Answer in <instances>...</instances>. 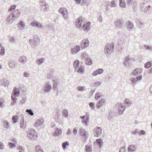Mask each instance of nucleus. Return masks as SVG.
<instances>
[{
    "label": "nucleus",
    "instance_id": "nucleus-3",
    "mask_svg": "<svg viewBox=\"0 0 152 152\" xmlns=\"http://www.w3.org/2000/svg\"><path fill=\"white\" fill-rule=\"evenodd\" d=\"M79 132L81 137V140L85 142L88 138V133L83 128L81 127L79 129Z\"/></svg>",
    "mask_w": 152,
    "mask_h": 152
},
{
    "label": "nucleus",
    "instance_id": "nucleus-32",
    "mask_svg": "<svg viewBox=\"0 0 152 152\" xmlns=\"http://www.w3.org/2000/svg\"><path fill=\"white\" fill-rule=\"evenodd\" d=\"M96 142L97 144L99 145L100 148H101L103 144V141L102 140L101 138L96 139Z\"/></svg>",
    "mask_w": 152,
    "mask_h": 152
},
{
    "label": "nucleus",
    "instance_id": "nucleus-28",
    "mask_svg": "<svg viewBox=\"0 0 152 152\" xmlns=\"http://www.w3.org/2000/svg\"><path fill=\"white\" fill-rule=\"evenodd\" d=\"M27 61L26 58L24 56H22L19 58V62L23 64L26 63Z\"/></svg>",
    "mask_w": 152,
    "mask_h": 152
},
{
    "label": "nucleus",
    "instance_id": "nucleus-31",
    "mask_svg": "<svg viewBox=\"0 0 152 152\" xmlns=\"http://www.w3.org/2000/svg\"><path fill=\"white\" fill-rule=\"evenodd\" d=\"M119 6L120 7L124 8L126 7V3L124 0H119Z\"/></svg>",
    "mask_w": 152,
    "mask_h": 152
},
{
    "label": "nucleus",
    "instance_id": "nucleus-20",
    "mask_svg": "<svg viewBox=\"0 0 152 152\" xmlns=\"http://www.w3.org/2000/svg\"><path fill=\"white\" fill-rule=\"evenodd\" d=\"M104 70L102 68L99 69L94 71L92 73V75L95 76L98 75H100L103 73Z\"/></svg>",
    "mask_w": 152,
    "mask_h": 152
},
{
    "label": "nucleus",
    "instance_id": "nucleus-53",
    "mask_svg": "<svg viewBox=\"0 0 152 152\" xmlns=\"http://www.w3.org/2000/svg\"><path fill=\"white\" fill-rule=\"evenodd\" d=\"M4 126L6 128H8L9 126L8 122L7 121H5L4 122Z\"/></svg>",
    "mask_w": 152,
    "mask_h": 152
},
{
    "label": "nucleus",
    "instance_id": "nucleus-12",
    "mask_svg": "<svg viewBox=\"0 0 152 152\" xmlns=\"http://www.w3.org/2000/svg\"><path fill=\"white\" fill-rule=\"evenodd\" d=\"M89 41L87 38L84 39L81 42V46L83 49H84L87 47L89 45Z\"/></svg>",
    "mask_w": 152,
    "mask_h": 152
},
{
    "label": "nucleus",
    "instance_id": "nucleus-55",
    "mask_svg": "<svg viewBox=\"0 0 152 152\" xmlns=\"http://www.w3.org/2000/svg\"><path fill=\"white\" fill-rule=\"evenodd\" d=\"M137 26L139 28L142 29L144 27V24L142 23H139L137 25Z\"/></svg>",
    "mask_w": 152,
    "mask_h": 152
},
{
    "label": "nucleus",
    "instance_id": "nucleus-1",
    "mask_svg": "<svg viewBox=\"0 0 152 152\" xmlns=\"http://www.w3.org/2000/svg\"><path fill=\"white\" fill-rule=\"evenodd\" d=\"M141 11L146 13H149L152 10V2L150 1L144 3H142L140 4Z\"/></svg>",
    "mask_w": 152,
    "mask_h": 152
},
{
    "label": "nucleus",
    "instance_id": "nucleus-35",
    "mask_svg": "<svg viewBox=\"0 0 152 152\" xmlns=\"http://www.w3.org/2000/svg\"><path fill=\"white\" fill-rule=\"evenodd\" d=\"M36 61L37 64L38 65H40L44 62V59L42 58H39L37 59Z\"/></svg>",
    "mask_w": 152,
    "mask_h": 152
},
{
    "label": "nucleus",
    "instance_id": "nucleus-48",
    "mask_svg": "<svg viewBox=\"0 0 152 152\" xmlns=\"http://www.w3.org/2000/svg\"><path fill=\"white\" fill-rule=\"evenodd\" d=\"M26 112L28 113V114L31 116L34 115V113L33 111L31 109H27L26 110Z\"/></svg>",
    "mask_w": 152,
    "mask_h": 152
},
{
    "label": "nucleus",
    "instance_id": "nucleus-49",
    "mask_svg": "<svg viewBox=\"0 0 152 152\" xmlns=\"http://www.w3.org/2000/svg\"><path fill=\"white\" fill-rule=\"evenodd\" d=\"M151 66V64L150 62H148L145 63L144 65L146 69H148Z\"/></svg>",
    "mask_w": 152,
    "mask_h": 152
},
{
    "label": "nucleus",
    "instance_id": "nucleus-15",
    "mask_svg": "<svg viewBox=\"0 0 152 152\" xmlns=\"http://www.w3.org/2000/svg\"><path fill=\"white\" fill-rule=\"evenodd\" d=\"M43 119L42 118H40L38 119H37L34 123V125L36 127L40 126L43 124Z\"/></svg>",
    "mask_w": 152,
    "mask_h": 152
},
{
    "label": "nucleus",
    "instance_id": "nucleus-30",
    "mask_svg": "<svg viewBox=\"0 0 152 152\" xmlns=\"http://www.w3.org/2000/svg\"><path fill=\"white\" fill-rule=\"evenodd\" d=\"M124 102L125 104L126 105V106L127 107L129 106L132 104V102L128 99H125L124 101Z\"/></svg>",
    "mask_w": 152,
    "mask_h": 152
},
{
    "label": "nucleus",
    "instance_id": "nucleus-18",
    "mask_svg": "<svg viewBox=\"0 0 152 152\" xmlns=\"http://www.w3.org/2000/svg\"><path fill=\"white\" fill-rule=\"evenodd\" d=\"M80 49V47L79 45H76L74 48L71 49V53L74 54L78 53Z\"/></svg>",
    "mask_w": 152,
    "mask_h": 152
},
{
    "label": "nucleus",
    "instance_id": "nucleus-56",
    "mask_svg": "<svg viewBox=\"0 0 152 152\" xmlns=\"http://www.w3.org/2000/svg\"><path fill=\"white\" fill-rule=\"evenodd\" d=\"M4 53L5 50L4 48L3 47H1L0 54L1 56H3L4 54Z\"/></svg>",
    "mask_w": 152,
    "mask_h": 152
},
{
    "label": "nucleus",
    "instance_id": "nucleus-44",
    "mask_svg": "<svg viewBox=\"0 0 152 152\" xmlns=\"http://www.w3.org/2000/svg\"><path fill=\"white\" fill-rule=\"evenodd\" d=\"M69 145V143L68 142L66 141L63 142L62 144V147L64 149H65L66 148V146Z\"/></svg>",
    "mask_w": 152,
    "mask_h": 152
},
{
    "label": "nucleus",
    "instance_id": "nucleus-50",
    "mask_svg": "<svg viewBox=\"0 0 152 152\" xmlns=\"http://www.w3.org/2000/svg\"><path fill=\"white\" fill-rule=\"evenodd\" d=\"M25 26V23L22 21H21L20 22L19 25L18 26V27L20 28V27L23 28Z\"/></svg>",
    "mask_w": 152,
    "mask_h": 152
},
{
    "label": "nucleus",
    "instance_id": "nucleus-41",
    "mask_svg": "<svg viewBox=\"0 0 152 152\" xmlns=\"http://www.w3.org/2000/svg\"><path fill=\"white\" fill-rule=\"evenodd\" d=\"M85 149L87 152H91L92 151L91 146L89 145H86L85 147Z\"/></svg>",
    "mask_w": 152,
    "mask_h": 152
},
{
    "label": "nucleus",
    "instance_id": "nucleus-38",
    "mask_svg": "<svg viewBox=\"0 0 152 152\" xmlns=\"http://www.w3.org/2000/svg\"><path fill=\"white\" fill-rule=\"evenodd\" d=\"M76 71H77V72H79L82 74L84 73V68L82 66H80L78 69H77Z\"/></svg>",
    "mask_w": 152,
    "mask_h": 152
},
{
    "label": "nucleus",
    "instance_id": "nucleus-4",
    "mask_svg": "<svg viewBox=\"0 0 152 152\" xmlns=\"http://www.w3.org/2000/svg\"><path fill=\"white\" fill-rule=\"evenodd\" d=\"M114 46V45L113 43L107 44L105 46L104 52L107 56L113 52Z\"/></svg>",
    "mask_w": 152,
    "mask_h": 152
},
{
    "label": "nucleus",
    "instance_id": "nucleus-16",
    "mask_svg": "<svg viewBox=\"0 0 152 152\" xmlns=\"http://www.w3.org/2000/svg\"><path fill=\"white\" fill-rule=\"evenodd\" d=\"M94 135L95 136H99L102 132V129L99 127H96L94 129Z\"/></svg>",
    "mask_w": 152,
    "mask_h": 152
},
{
    "label": "nucleus",
    "instance_id": "nucleus-57",
    "mask_svg": "<svg viewBox=\"0 0 152 152\" xmlns=\"http://www.w3.org/2000/svg\"><path fill=\"white\" fill-rule=\"evenodd\" d=\"M111 7H115L116 5V4L114 1H112L110 2Z\"/></svg>",
    "mask_w": 152,
    "mask_h": 152
},
{
    "label": "nucleus",
    "instance_id": "nucleus-27",
    "mask_svg": "<svg viewBox=\"0 0 152 152\" xmlns=\"http://www.w3.org/2000/svg\"><path fill=\"white\" fill-rule=\"evenodd\" d=\"M105 99H102L101 100H99L98 103L96 105V106L97 108H99L100 107V106L104 104L105 102Z\"/></svg>",
    "mask_w": 152,
    "mask_h": 152
},
{
    "label": "nucleus",
    "instance_id": "nucleus-59",
    "mask_svg": "<svg viewBox=\"0 0 152 152\" xmlns=\"http://www.w3.org/2000/svg\"><path fill=\"white\" fill-rule=\"evenodd\" d=\"M46 28H48V30H53V27L51 25L48 24Z\"/></svg>",
    "mask_w": 152,
    "mask_h": 152
},
{
    "label": "nucleus",
    "instance_id": "nucleus-5",
    "mask_svg": "<svg viewBox=\"0 0 152 152\" xmlns=\"http://www.w3.org/2000/svg\"><path fill=\"white\" fill-rule=\"evenodd\" d=\"M58 12L62 15L64 18L66 20L68 19V14L67 9L64 7L60 8L58 10Z\"/></svg>",
    "mask_w": 152,
    "mask_h": 152
},
{
    "label": "nucleus",
    "instance_id": "nucleus-29",
    "mask_svg": "<svg viewBox=\"0 0 152 152\" xmlns=\"http://www.w3.org/2000/svg\"><path fill=\"white\" fill-rule=\"evenodd\" d=\"M13 94L12 95H13V97H15V96H18L20 95V92L17 90L16 88H15L13 90Z\"/></svg>",
    "mask_w": 152,
    "mask_h": 152
},
{
    "label": "nucleus",
    "instance_id": "nucleus-10",
    "mask_svg": "<svg viewBox=\"0 0 152 152\" xmlns=\"http://www.w3.org/2000/svg\"><path fill=\"white\" fill-rule=\"evenodd\" d=\"M85 21V19L82 17L77 18L75 22L76 26L77 27H80L82 23Z\"/></svg>",
    "mask_w": 152,
    "mask_h": 152
},
{
    "label": "nucleus",
    "instance_id": "nucleus-13",
    "mask_svg": "<svg viewBox=\"0 0 152 152\" xmlns=\"http://www.w3.org/2000/svg\"><path fill=\"white\" fill-rule=\"evenodd\" d=\"M142 78V75H140L139 76L136 77V78L134 77H132L130 79V80L132 82V85H134L136 84L137 83V82L141 80Z\"/></svg>",
    "mask_w": 152,
    "mask_h": 152
},
{
    "label": "nucleus",
    "instance_id": "nucleus-64",
    "mask_svg": "<svg viewBox=\"0 0 152 152\" xmlns=\"http://www.w3.org/2000/svg\"><path fill=\"white\" fill-rule=\"evenodd\" d=\"M17 149L19 150V151H25V150L24 148L20 146L18 147H17Z\"/></svg>",
    "mask_w": 152,
    "mask_h": 152
},
{
    "label": "nucleus",
    "instance_id": "nucleus-54",
    "mask_svg": "<svg viewBox=\"0 0 152 152\" xmlns=\"http://www.w3.org/2000/svg\"><path fill=\"white\" fill-rule=\"evenodd\" d=\"M39 4L41 7L47 4H46L45 1L43 0H41Z\"/></svg>",
    "mask_w": 152,
    "mask_h": 152
},
{
    "label": "nucleus",
    "instance_id": "nucleus-61",
    "mask_svg": "<svg viewBox=\"0 0 152 152\" xmlns=\"http://www.w3.org/2000/svg\"><path fill=\"white\" fill-rule=\"evenodd\" d=\"M101 84V83L100 81H97L95 82L94 84V86H100Z\"/></svg>",
    "mask_w": 152,
    "mask_h": 152
},
{
    "label": "nucleus",
    "instance_id": "nucleus-19",
    "mask_svg": "<svg viewBox=\"0 0 152 152\" xmlns=\"http://www.w3.org/2000/svg\"><path fill=\"white\" fill-rule=\"evenodd\" d=\"M30 25L32 26L39 28H42V26L41 24L37 21H34L31 22Z\"/></svg>",
    "mask_w": 152,
    "mask_h": 152
},
{
    "label": "nucleus",
    "instance_id": "nucleus-7",
    "mask_svg": "<svg viewBox=\"0 0 152 152\" xmlns=\"http://www.w3.org/2000/svg\"><path fill=\"white\" fill-rule=\"evenodd\" d=\"M39 38L37 37V38H34L29 40L31 47L32 48H35V46L38 45L39 43Z\"/></svg>",
    "mask_w": 152,
    "mask_h": 152
},
{
    "label": "nucleus",
    "instance_id": "nucleus-11",
    "mask_svg": "<svg viewBox=\"0 0 152 152\" xmlns=\"http://www.w3.org/2000/svg\"><path fill=\"white\" fill-rule=\"evenodd\" d=\"M142 72V70L140 68H137L134 70L131 75L136 77L139 76Z\"/></svg>",
    "mask_w": 152,
    "mask_h": 152
},
{
    "label": "nucleus",
    "instance_id": "nucleus-46",
    "mask_svg": "<svg viewBox=\"0 0 152 152\" xmlns=\"http://www.w3.org/2000/svg\"><path fill=\"white\" fill-rule=\"evenodd\" d=\"M144 47L145 48V50H148L150 51H152V47L148 45H144Z\"/></svg>",
    "mask_w": 152,
    "mask_h": 152
},
{
    "label": "nucleus",
    "instance_id": "nucleus-62",
    "mask_svg": "<svg viewBox=\"0 0 152 152\" xmlns=\"http://www.w3.org/2000/svg\"><path fill=\"white\" fill-rule=\"evenodd\" d=\"M78 128L77 127H75L73 130V132L74 134H77Z\"/></svg>",
    "mask_w": 152,
    "mask_h": 152
},
{
    "label": "nucleus",
    "instance_id": "nucleus-9",
    "mask_svg": "<svg viewBox=\"0 0 152 152\" xmlns=\"http://www.w3.org/2000/svg\"><path fill=\"white\" fill-rule=\"evenodd\" d=\"M123 64L125 67L129 68L132 65L129 56H128L125 58V59L123 62Z\"/></svg>",
    "mask_w": 152,
    "mask_h": 152
},
{
    "label": "nucleus",
    "instance_id": "nucleus-42",
    "mask_svg": "<svg viewBox=\"0 0 152 152\" xmlns=\"http://www.w3.org/2000/svg\"><path fill=\"white\" fill-rule=\"evenodd\" d=\"M48 4H47L41 7V10H42L44 12H45L47 11V10L48 9Z\"/></svg>",
    "mask_w": 152,
    "mask_h": 152
},
{
    "label": "nucleus",
    "instance_id": "nucleus-37",
    "mask_svg": "<svg viewBox=\"0 0 152 152\" xmlns=\"http://www.w3.org/2000/svg\"><path fill=\"white\" fill-rule=\"evenodd\" d=\"M89 117H86V119L82 121V122L83 124L84 123L85 125L86 126H88V121H89Z\"/></svg>",
    "mask_w": 152,
    "mask_h": 152
},
{
    "label": "nucleus",
    "instance_id": "nucleus-6",
    "mask_svg": "<svg viewBox=\"0 0 152 152\" xmlns=\"http://www.w3.org/2000/svg\"><path fill=\"white\" fill-rule=\"evenodd\" d=\"M27 137L30 140L35 139L37 137L36 132L34 129H31L28 132Z\"/></svg>",
    "mask_w": 152,
    "mask_h": 152
},
{
    "label": "nucleus",
    "instance_id": "nucleus-40",
    "mask_svg": "<svg viewBox=\"0 0 152 152\" xmlns=\"http://www.w3.org/2000/svg\"><path fill=\"white\" fill-rule=\"evenodd\" d=\"M18 116L17 115H15L12 117V120L14 123H15L17 122V120Z\"/></svg>",
    "mask_w": 152,
    "mask_h": 152
},
{
    "label": "nucleus",
    "instance_id": "nucleus-63",
    "mask_svg": "<svg viewBox=\"0 0 152 152\" xmlns=\"http://www.w3.org/2000/svg\"><path fill=\"white\" fill-rule=\"evenodd\" d=\"M137 7V3L136 1H134L133 4V9H135Z\"/></svg>",
    "mask_w": 152,
    "mask_h": 152
},
{
    "label": "nucleus",
    "instance_id": "nucleus-25",
    "mask_svg": "<svg viewBox=\"0 0 152 152\" xmlns=\"http://www.w3.org/2000/svg\"><path fill=\"white\" fill-rule=\"evenodd\" d=\"M80 61L78 60H75L73 63V66L75 68V71H76L78 69V68L79 66Z\"/></svg>",
    "mask_w": 152,
    "mask_h": 152
},
{
    "label": "nucleus",
    "instance_id": "nucleus-39",
    "mask_svg": "<svg viewBox=\"0 0 152 152\" xmlns=\"http://www.w3.org/2000/svg\"><path fill=\"white\" fill-rule=\"evenodd\" d=\"M53 85L56 86L59 83V81L56 77H53Z\"/></svg>",
    "mask_w": 152,
    "mask_h": 152
},
{
    "label": "nucleus",
    "instance_id": "nucleus-33",
    "mask_svg": "<svg viewBox=\"0 0 152 152\" xmlns=\"http://www.w3.org/2000/svg\"><path fill=\"white\" fill-rule=\"evenodd\" d=\"M88 57V56L86 53L83 52L82 53L81 58L82 59H86Z\"/></svg>",
    "mask_w": 152,
    "mask_h": 152
},
{
    "label": "nucleus",
    "instance_id": "nucleus-45",
    "mask_svg": "<svg viewBox=\"0 0 152 152\" xmlns=\"http://www.w3.org/2000/svg\"><path fill=\"white\" fill-rule=\"evenodd\" d=\"M11 99L13 101V102H11V105H14L16 102V101L17 100V98L13 97V95L11 96Z\"/></svg>",
    "mask_w": 152,
    "mask_h": 152
},
{
    "label": "nucleus",
    "instance_id": "nucleus-34",
    "mask_svg": "<svg viewBox=\"0 0 152 152\" xmlns=\"http://www.w3.org/2000/svg\"><path fill=\"white\" fill-rule=\"evenodd\" d=\"M35 151L36 152H43L39 145H37L35 147Z\"/></svg>",
    "mask_w": 152,
    "mask_h": 152
},
{
    "label": "nucleus",
    "instance_id": "nucleus-51",
    "mask_svg": "<svg viewBox=\"0 0 152 152\" xmlns=\"http://www.w3.org/2000/svg\"><path fill=\"white\" fill-rule=\"evenodd\" d=\"M15 8L16 6L15 5H12L10 7L8 11L9 12H10V11H13L15 10Z\"/></svg>",
    "mask_w": 152,
    "mask_h": 152
},
{
    "label": "nucleus",
    "instance_id": "nucleus-14",
    "mask_svg": "<svg viewBox=\"0 0 152 152\" xmlns=\"http://www.w3.org/2000/svg\"><path fill=\"white\" fill-rule=\"evenodd\" d=\"M116 106L118 107V111L120 114L122 115L126 109L125 107L121 103H117Z\"/></svg>",
    "mask_w": 152,
    "mask_h": 152
},
{
    "label": "nucleus",
    "instance_id": "nucleus-21",
    "mask_svg": "<svg viewBox=\"0 0 152 152\" xmlns=\"http://www.w3.org/2000/svg\"><path fill=\"white\" fill-rule=\"evenodd\" d=\"M8 64L11 69H13L15 68L17 63L16 61L11 59L9 61Z\"/></svg>",
    "mask_w": 152,
    "mask_h": 152
},
{
    "label": "nucleus",
    "instance_id": "nucleus-36",
    "mask_svg": "<svg viewBox=\"0 0 152 152\" xmlns=\"http://www.w3.org/2000/svg\"><path fill=\"white\" fill-rule=\"evenodd\" d=\"M92 59L90 58H88L86 61V64L87 65H90L92 64Z\"/></svg>",
    "mask_w": 152,
    "mask_h": 152
},
{
    "label": "nucleus",
    "instance_id": "nucleus-2",
    "mask_svg": "<svg viewBox=\"0 0 152 152\" xmlns=\"http://www.w3.org/2000/svg\"><path fill=\"white\" fill-rule=\"evenodd\" d=\"M20 15V13L18 10H16L15 11L7 18V24L9 25L10 23H12L19 17Z\"/></svg>",
    "mask_w": 152,
    "mask_h": 152
},
{
    "label": "nucleus",
    "instance_id": "nucleus-8",
    "mask_svg": "<svg viewBox=\"0 0 152 152\" xmlns=\"http://www.w3.org/2000/svg\"><path fill=\"white\" fill-rule=\"evenodd\" d=\"M124 21L122 19L118 20L115 21L114 24L117 28H122L124 27Z\"/></svg>",
    "mask_w": 152,
    "mask_h": 152
},
{
    "label": "nucleus",
    "instance_id": "nucleus-24",
    "mask_svg": "<svg viewBox=\"0 0 152 152\" xmlns=\"http://www.w3.org/2000/svg\"><path fill=\"white\" fill-rule=\"evenodd\" d=\"M127 28L130 29L132 30L134 28V26L133 23L129 20H127L126 22Z\"/></svg>",
    "mask_w": 152,
    "mask_h": 152
},
{
    "label": "nucleus",
    "instance_id": "nucleus-43",
    "mask_svg": "<svg viewBox=\"0 0 152 152\" xmlns=\"http://www.w3.org/2000/svg\"><path fill=\"white\" fill-rule=\"evenodd\" d=\"M68 111L65 109L63 111V115L64 117L67 118L68 117Z\"/></svg>",
    "mask_w": 152,
    "mask_h": 152
},
{
    "label": "nucleus",
    "instance_id": "nucleus-58",
    "mask_svg": "<svg viewBox=\"0 0 152 152\" xmlns=\"http://www.w3.org/2000/svg\"><path fill=\"white\" fill-rule=\"evenodd\" d=\"M89 105L90 106V107H91V108H92L93 109H94V106L95 105V104L94 103L92 102H89Z\"/></svg>",
    "mask_w": 152,
    "mask_h": 152
},
{
    "label": "nucleus",
    "instance_id": "nucleus-22",
    "mask_svg": "<svg viewBox=\"0 0 152 152\" xmlns=\"http://www.w3.org/2000/svg\"><path fill=\"white\" fill-rule=\"evenodd\" d=\"M91 23L88 22L86 23H85L83 26V29L85 31H88L90 28Z\"/></svg>",
    "mask_w": 152,
    "mask_h": 152
},
{
    "label": "nucleus",
    "instance_id": "nucleus-60",
    "mask_svg": "<svg viewBox=\"0 0 152 152\" xmlns=\"http://www.w3.org/2000/svg\"><path fill=\"white\" fill-rule=\"evenodd\" d=\"M107 118L108 120L110 121L112 120L113 117L111 113H110V114L108 115Z\"/></svg>",
    "mask_w": 152,
    "mask_h": 152
},
{
    "label": "nucleus",
    "instance_id": "nucleus-26",
    "mask_svg": "<svg viewBox=\"0 0 152 152\" xmlns=\"http://www.w3.org/2000/svg\"><path fill=\"white\" fill-rule=\"evenodd\" d=\"M62 133V130L60 129L57 128L55 132L53 133V136H58Z\"/></svg>",
    "mask_w": 152,
    "mask_h": 152
},
{
    "label": "nucleus",
    "instance_id": "nucleus-52",
    "mask_svg": "<svg viewBox=\"0 0 152 152\" xmlns=\"http://www.w3.org/2000/svg\"><path fill=\"white\" fill-rule=\"evenodd\" d=\"M24 121L23 118H22L20 121V127L23 128L24 126Z\"/></svg>",
    "mask_w": 152,
    "mask_h": 152
},
{
    "label": "nucleus",
    "instance_id": "nucleus-47",
    "mask_svg": "<svg viewBox=\"0 0 152 152\" xmlns=\"http://www.w3.org/2000/svg\"><path fill=\"white\" fill-rule=\"evenodd\" d=\"M8 145H9L10 148H13L16 147L15 144H13L11 142H9Z\"/></svg>",
    "mask_w": 152,
    "mask_h": 152
},
{
    "label": "nucleus",
    "instance_id": "nucleus-23",
    "mask_svg": "<svg viewBox=\"0 0 152 152\" xmlns=\"http://www.w3.org/2000/svg\"><path fill=\"white\" fill-rule=\"evenodd\" d=\"M136 150V147L133 145H129L128 147V152H135Z\"/></svg>",
    "mask_w": 152,
    "mask_h": 152
},
{
    "label": "nucleus",
    "instance_id": "nucleus-17",
    "mask_svg": "<svg viewBox=\"0 0 152 152\" xmlns=\"http://www.w3.org/2000/svg\"><path fill=\"white\" fill-rule=\"evenodd\" d=\"M51 88V86L49 83H47L45 85L43 88V89L46 93L50 92Z\"/></svg>",
    "mask_w": 152,
    "mask_h": 152
}]
</instances>
